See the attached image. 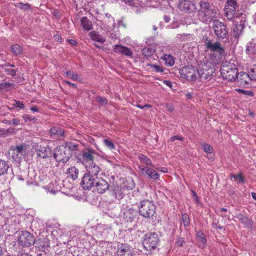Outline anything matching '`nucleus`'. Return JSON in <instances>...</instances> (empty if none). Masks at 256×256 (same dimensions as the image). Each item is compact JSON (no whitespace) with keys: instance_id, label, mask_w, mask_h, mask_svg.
I'll list each match as a JSON object with an SVG mask.
<instances>
[{"instance_id":"obj_56","label":"nucleus","mask_w":256,"mask_h":256,"mask_svg":"<svg viewBox=\"0 0 256 256\" xmlns=\"http://www.w3.org/2000/svg\"><path fill=\"white\" fill-rule=\"evenodd\" d=\"M175 140H179L180 141H183L184 138L182 136H174L170 138L171 141L174 142Z\"/></svg>"},{"instance_id":"obj_64","label":"nucleus","mask_w":256,"mask_h":256,"mask_svg":"<svg viewBox=\"0 0 256 256\" xmlns=\"http://www.w3.org/2000/svg\"><path fill=\"white\" fill-rule=\"evenodd\" d=\"M17 256H32V255L26 253V252H24V253H20L18 254Z\"/></svg>"},{"instance_id":"obj_1","label":"nucleus","mask_w":256,"mask_h":256,"mask_svg":"<svg viewBox=\"0 0 256 256\" xmlns=\"http://www.w3.org/2000/svg\"><path fill=\"white\" fill-rule=\"evenodd\" d=\"M204 39L206 50L211 52L210 54V59L214 64H218L222 56L224 55V48L221 46L220 43L218 42H213L208 37H206Z\"/></svg>"},{"instance_id":"obj_11","label":"nucleus","mask_w":256,"mask_h":256,"mask_svg":"<svg viewBox=\"0 0 256 256\" xmlns=\"http://www.w3.org/2000/svg\"><path fill=\"white\" fill-rule=\"evenodd\" d=\"M98 178L85 174L82 178L80 185L84 190H90L94 187Z\"/></svg>"},{"instance_id":"obj_20","label":"nucleus","mask_w":256,"mask_h":256,"mask_svg":"<svg viewBox=\"0 0 256 256\" xmlns=\"http://www.w3.org/2000/svg\"><path fill=\"white\" fill-rule=\"evenodd\" d=\"M114 51L116 53L122 54L128 56H132V52L128 48L121 44L114 45Z\"/></svg>"},{"instance_id":"obj_33","label":"nucleus","mask_w":256,"mask_h":256,"mask_svg":"<svg viewBox=\"0 0 256 256\" xmlns=\"http://www.w3.org/2000/svg\"><path fill=\"white\" fill-rule=\"evenodd\" d=\"M138 159L140 161V162L147 166H152V167H154V166L152 165V161L150 159H149L148 157L145 156L142 154H140L138 156Z\"/></svg>"},{"instance_id":"obj_16","label":"nucleus","mask_w":256,"mask_h":256,"mask_svg":"<svg viewBox=\"0 0 256 256\" xmlns=\"http://www.w3.org/2000/svg\"><path fill=\"white\" fill-rule=\"evenodd\" d=\"M124 186L121 188L116 184H113L110 189V194L118 200L123 198L125 195Z\"/></svg>"},{"instance_id":"obj_19","label":"nucleus","mask_w":256,"mask_h":256,"mask_svg":"<svg viewBox=\"0 0 256 256\" xmlns=\"http://www.w3.org/2000/svg\"><path fill=\"white\" fill-rule=\"evenodd\" d=\"M118 256H132L130 246L126 244H122L118 246Z\"/></svg>"},{"instance_id":"obj_52","label":"nucleus","mask_w":256,"mask_h":256,"mask_svg":"<svg viewBox=\"0 0 256 256\" xmlns=\"http://www.w3.org/2000/svg\"><path fill=\"white\" fill-rule=\"evenodd\" d=\"M230 177L238 180L240 182L244 183V178L241 174H238V175L232 174Z\"/></svg>"},{"instance_id":"obj_36","label":"nucleus","mask_w":256,"mask_h":256,"mask_svg":"<svg viewBox=\"0 0 256 256\" xmlns=\"http://www.w3.org/2000/svg\"><path fill=\"white\" fill-rule=\"evenodd\" d=\"M246 52L248 54H252L256 52V43L250 42L247 45Z\"/></svg>"},{"instance_id":"obj_4","label":"nucleus","mask_w":256,"mask_h":256,"mask_svg":"<svg viewBox=\"0 0 256 256\" xmlns=\"http://www.w3.org/2000/svg\"><path fill=\"white\" fill-rule=\"evenodd\" d=\"M159 242V237L156 232H148L146 234L142 240L144 248L148 250L155 249L158 244Z\"/></svg>"},{"instance_id":"obj_60","label":"nucleus","mask_w":256,"mask_h":256,"mask_svg":"<svg viewBox=\"0 0 256 256\" xmlns=\"http://www.w3.org/2000/svg\"><path fill=\"white\" fill-rule=\"evenodd\" d=\"M164 84H166V86H168V87L170 88H171L172 87V83L170 81H168V80H164Z\"/></svg>"},{"instance_id":"obj_54","label":"nucleus","mask_w":256,"mask_h":256,"mask_svg":"<svg viewBox=\"0 0 256 256\" xmlns=\"http://www.w3.org/2000/svg\"><path fill=\"white\" fill-rule=\"evenodd\" d=\"M150 66L156 72H164V70L162 68L156 64H151Z\"/></svg>"},{"instance_id":"obj_13","label":"nucleus","mask_w":256,"mask_h":256,"mask_svg":"<svg viewBox=\"0 0 256 256\" xmlns=\"http://www.w3.org/2000/svg\"><path fill=\"white\" fill-rule=\"evenodd\" d=\"M138 168L142 175L147 176L149 178L156 180L159 178V174L152 168L140 166Z\"/></svg>"},{"instance_id":"obj_22","label":"nucleus","mask_w":256,"mask_h":256,"mask_svg":"<svg viewBox=\"0 0 256 256\" xmlns=\"http://www.w3.org/2000/svg\"><path fill=\"white\" fill-rule=\"evenodd\" d=\"M96 154L95 150L92 149H88L86 151L84 152L82 154V158L83 160L86 162H93L94 154Z\"/></svg>"},{"instance_id":"obj_14","label":"nucleus","mask_w":256,"mask_h":256,"mask_svg":"<svg viewBox=\"0 0 256 256\" xmlns=\"http://www.w3.org/2000/svg\"><path fill=\"white\" fill-rule=\"evenodd\" d=\"M244 28V23L234 20L233 22V26L232 28V32L234 36L236 38H238L243 34Z\"/></svg>"},{"instance_id":"obj_50","label":"nucleus","mask_w":256,"mask_h":256,"mask_svg":"<svg viewBox=\"0 0 256 256\" xmlns=\"http://www.w3.org/2000/svg\"><path fill=\"white\" fill-rule=\"evenodd\" d=\"M204 151L208 154H211L212 152V147L208 144L204 143L202 144Z\"/></svg>"},{"instance_id":"obj_25","label":"nucleus","mask_w":256,"mask_h":256,"mask_svg":"<svg viewBox=\"0 0 256 256\" xmlns=\"http://www.w3.org/2000/svg\"><path fill=\"white\" fill-rule=\"evenodd\" d=\"M156 52L154 46L150 45L142 50V54L146 58L151 56Z\"/></svg>"},{"instance_id":"obj_24","label":"nucleus","mask_w":256,"mask_h":256,"mask_svg":"<svg viewBox=\"0 0 256 256\" xmlns=\"http://www.w3.org/2000/svg\"><path fill=\"white\" fill-rule=\"evenodd\" d=\"M38 247L42 252H44L50 247V242L47 238L39 240L37 242Z\"/></svg>"},{"instance_id":"obj_38","label":"nucleus","mask_w":256,"mask_h":256,"mask_svg":"<svg viewBox=\"0 0 256 256\" xmlns=\"http://www.w3.org/2000/svg\"><path fill=\"white\" fill-rule=\"evenodd\" d=\"M163 60L165 61L166 64L169 66H173L175 62L174 57L170 54H165Z\"/></svg>"},{"instance_id":"obj_51","label":"nucleus","mask_w":256,"mask_h":256,"mask_svg":"<svg viewBox=\"0 0 256 256\" xmlns=\"http://www.w3.org/2000/svg\"><path fill=\"white\" fill-rule=\"evenodd\" d=\"M4 71L7 73L8 74H9L11 76H14L16 75V70L10 68H4Z\"/></svg>"},{"instance_id":"obj_3","label":"nucleus","mask_w":256,"mask_h":256,"mask_svg":"<svg viewBox=\"0 0 256 256\" xmlns=\"http://www.w3.org/2000/svg\"><path fill=\"white\" fill-rule=\"evenodd\" d=\"M156 206L152 201L144 200L140 202L138 206V212L140 216L145 218H150L155 213Z\"/></svg>"},{"instance_id":"obj_17","label":"nucleus","mask_w":256,"mask_h":256,"mask_svg":"<svg viewBox=\"0 0 256 256\" xmlns=\"http://www.w3.org/2000/svg\"><path fill=\"white\" fill-rule=\"evenodd\" d=\"M17 223L14 217L7 218L4 220V224L2 225L4 229L7 230L8 232L13 233L16 230Z\"/></svg>"},{"instance_id":"obj_35","label":"nucleus","mask_w":256,"mask_h":256,"mask_svg":"<svg viewBox=\"0 0 256 256\" xmlns=\"http://www.w3.org/2000/svg\"><path fill=\"white\" fill-rule=\"evenodd\" d=\"M10 49L14 55H18L22 54L23 52V48L18 44H12Z\"/></svg>"},{"instance_id":"obj_48","label":"nucleus","mask_w":256,"mask_h":256,"mask_svg":"<svg viewBox=\"0 0 256 256\" xmlns=\"http://www.w3.org/2000/svg\"><path fill=\"white\" fill-rule=\"evenodd\" d=\"M127 184L124 186V188H126L128 190H132L135 187V184L132 180L126 181Z\"/></svg>"},{"instance_id":"obj_8","label":"nucleus","mask_w":256,"mask_h":256,"mask_svg":"<svg viewBox=\"0 0 256 256\" xmlns=\"http://www.w3.org/2000/svg\"><path fill=\"white\" fill-rule=\"evenodd\" d=\"M180 76L188 81H194L197 79L198 71L192 66L182 68L180 70Z\"/></svg>"},{"instance_id":"obj_46","label":"nucleus","mask_w":256,"mask_h":256,"mask_svg":"<svg viewBox=\"0 0 256 256\" xmlns=\"http://www.w3.org/2000/svg\"><path fill=\"white\" fill-rule=\"evenodd\" d=\"M182 221L185 227L188 226L190 224V218L186 214H182Z\"/></svg>"},{"instance_id":"obj_12","label":"nucleus","mask_w":256,"mask_h":256,"mask_svg":"<svg viewBox=\"0 0 256 256\" xmlns=\"http://www.w3.org/2000/svg\"><path fill=\"white\" fill-rule=\"evenodd\" d=\"M36 154L37 158H46L52 156V150L49 146H38L36 148Z\"/></svg>"},{"instance_id":"obj_15","label":"nucleus","mask_w":256,"mask_h":256,"mask_svg":"<svg viewBox=\"0 0 256 256\" xmlns=\"http://www.w3.org/2000/svg\"><path fill=\"white\" fill-rule=\"evenodd\" d=\"M96 192L99 194L104 193L110 188L108 182L102 178H98L94 185Z\"/></svg>"},{"instance_id":"obj_6","label":"nucleus","mask_w":256,"mask_h":256,"mask_svg":"<svg viewBox=\"0 0 256 256\" xmlns=\"http://www.w3.org/2000/svg\"><path fill=\"white\" fill-rule=\"evenodd\" d=\"M53 154L54 159L58 162L62 163H66L71 156V154L67 148L63 146L56 147L54 150Z\"/></svg>"},{"instance_id":"obj_31","label":"nucleus","mask_w":256,"mask_h":256,"mask_svg":"<svg viewBox=\"0 0 256 256\" xmlns=\"http://www.w3.org/2000/svg\"><path fill=\"white\" fill-rule=\"evenodd\" d=\"M90 36L92 40L94 41L103 44L105 42V40L100 35L96 34L94 32H92L90 33Z\"/></svg>"},{"instance_id":"obj_18","label":"nucleus","mask_w":256,"mask_h":256,"mask_svg":"<svg viewBox=\"0 0 256 256\" xmlns=\"http://www.w3.org/2000/svg\"><path fill=\"white\" fill-rule=\"evenodd\" d=\"M86 174L93 176V177H98V174L100 171V168L94 162H90L86 166Z\"/></svg>"},{"instance_id":"obj_26","label":"nucleus","mask_w":256,"mask_h":256,"mask_svg":"<svg viewBox=\"0 0 256 256\" xmlns=\"http://www.w3.org/2000/svg\"><path fill=\"white\" fill-rule=\"evenodd\" d=\"M236 218L246 226H251L252 224V221L248 217L242 215V214H237Z\"/></svg>"},{"instance_id":"obj_62","label":"nucleus","mask_w":256,"mask_h":256,"mask_svg":"<svg viewBox=\"0 0 256 256\" xmlns=\"http://www.w3.org/2000/svg\"><path fill=\"white\" fill-rule=\"evenodd\" d=\"M23 118L26 122H27L28 120H32V118L28 115L23 116Z\"/></svg>"},{"instance_id":"obj_29","label":"nucleus","mask_w":256,"mask_h":256,"mask_svg":"<svg viewBox=\"0 0 256 256\" xmlns=\"http://www.w3.org/2000/svg\"><path fill=\"white\" fill-rule=\"evenodd\" d=\"M124 215L128 221L132 222L136 218V211L132 208H130L124 213Z\"/></svg>"},{"instance_id":"obj_47","label":"nucleus","mask_w":256,"mask_h":256,"mask_svg":"<svg viewBox=\"0 0 256 256\" xmlns=\"http://www.w3.org/2000/svg\"><path fill=\"white\" fill-rule=\"evenodd\" d=\"M96 100L102 106H105L108 104V100L105 98L100 96H96Z\"/></svg>"},{"instance_id":"obj_61","label":"nucleus","mask_w":256,"mask_h":256,"mask_svg":"<svg viewBox=\"0 0 256 256\" xmlns=\"http://www.w3.org/2000/svg\"><path fill=\"white\" fill-rule=\"evenodd\" d=\"M136 106H138V108H139L141 109H143L144 108H150V106L148 105V104H145L144 106H141L140 104H137Z\"/></svg>"},{"instance_id":"obj_49","label":"nucleus","mask_w":256,"mask_h":256,"mask_svg":"<svg viewBox=\"0 0 256 256\" xmlns=\"http://www.w3.org/2000/svg\"><path fill=\"white\" fill-rule=\"evenodd\" d=\"M67 148L68 150L70 152V150H77L78 146L76 144H73L72 143H66V146H64Z\"/></svg>"},{"instance_id":"obj_27","label":"nucleus","mask_w":256,"mask_h":256,"mask_svg":"<svg viewBox=\"0 0 256 256\" xmlns=\"http://www.w3.org/2000/svg\"><path fill=\"white\" fill-rule=\"evenodd\" d=\"M249 78V76L248 74H246L244 72H240L238 73L236 77V80H238V82H240V84H248V82L247 81V80Z\"/></svg>"},{"instance_id":"obj_42","label":"nucleus","mask_w":256,"mask_h":256,"mask_svg":"<svg viewBox=\"0 0 256 256\" xmlns=\"http://www.w3.org/2000/svg\"><path fill=\"white\" fill-rule=\"evenodd\" d=\"M15 6L20 8L21 10L24 11H26L31 8V6L30 4L22 2L18 3L15 4Z\"/></svg>"},{"instance_id":"obj_44","label":"nucleus","mask_w":256,"mask_h":256,"mask_svg":"<svg viewBox=\"0 0 256 256\" xmlns=\"http://www.w3.org/2000/svg\"><path fill=\"white\" fill-rule=\"evenodd\" d=\"M249 78L251 80H256V65L250 69L248 72Z\"/></svg>"},{"instance_id":"obj_40","label":"nucleus","mask_w":256,"mask_h":256,"mask_svg":"<svg viewBox=\"0 0 256 256\" xmlns=\"http://www.w3.org/2000/svg\"><path fill=\"white\" fill-rule=\"evenodd\" d=\"M196 238L199 242L204 246L206 244V240L205 238V236L201 231H198L196 234Z\"/></svg>"},{"instance_id":"obj_2","label":"nucleus","mask_w":256,"mask_h":256,"mask_svg":"<svg viewBox=\"0 0 256 256\" xmlns=\"http://www.w3.org/2000/svg\"><path fill=\"white\" fill-rule=\"evenodd\" d=\"M238 71L236 64L228 62H224L220 68V74L223 78L230 82L236 80Z\"/></svg>"},{"instance_id":"obj_53","label":"nucleus","mask_w":256,"mask_h":256,"mask_svg":"<svg viewBox=\"0 0 256 256\" xmlns=\"http://www.w3.org/2000/svg\"><path fill=\"white\" fill-rule=\"evenodd\" d=\"M176 244L180 246H182L185 243L184 238L181 237H178L176 240Z\"/></svg>"},{"instance_id":"obj_10","label":"nucleus","mask_w":256,"mask_h":256,"mask_svg":"<svg viewBox=\"0 0 256 256\" xmlns=\"http://www.w3.org/2000/svg\"><path fill=\"white\" fill-rule=\"evenodd\" d=\"M200 6V10L206 16H208L210 18H216L217 13V10L212 8L210 4L206 0H201L199 2Z\"/></svg>"},{"instance_id":"obj_30","label":"nucleus","mask_w":256,"mask_h":256,"mask_svg":"<svg viewBox=\"0 0 256 256\" xmlns=\"http://www.w3.org/2000/svg\"><path fill=\"white\" fill-rule=\"evenodd\" d=\"M10 166L8 162L0 159V176L6 174Z\"/></svg>"},{"instance_id":"obj_37","label":"nucleus","mask_w":256,"mask_h":256,"mask_svg":"<svg viewBox=\"0 0 256 256\" xmlns=\"http://www.w3.org/2000/svg\"><path fill=\"white\" fill-rule=\"evenodd\" d=\"M26 145L25 144H23L16 146L12 148V151H16L17 154H22L26 151Z\"/></svg>"},{"instance_id":"obj_41","label":"nucleus","mask_w":256,"mask_h":256,"mask_svg":"<svg viewBox=\"0 0 256 256\" xmlns=\"http://www.w3.org/2000/svg\"><path fill=\"white\" fill-rule=\"evenodd\" d=\"M64 72L68 77L72 78L73 80H76L78 78V76L76 74L68 70L67 68L64 70Z\"/></svg>"},{"instance_id":"obj_21","label":"nucleus","mask_w":256,"mask_h":256,"mask_svg":"<svg viewBox=\"0 0 256 256\" xmlns=\"http://www.w3.org/2000/svg\"><path fill=\"white\" fill-rule=\"evenodd\" d=\"M50 136L54 138H60L64 136V131L60 128L54 126L50 130Z\"/></svg>"},{"instance_id":"obj_32","label":"nucleus","mask_w":256,"mask_h":256,"mask_svg":"<svg viewBox=\"0 0 256 256\" xmlns=\"http://www.w3.org/2000/svg\"><path fill=\"white\" fill-rule=\"evenodd\" d=\"M78 170L75 166H72L68 169V174L70 178L76 180L78 177Z\"/></svg>"},{"instance_id":"obj_7","label":"nucleus","mask_w":256,"mask_h":256,"mask_svg":"<svg viewBox=\"0 0 256 256\" xmlns=\"http://www.w3.org/2000/svg\"><path fill=\"white\" fill-rule=\"evenodd\" d=\"M18 242L23 247L28 248L34 244L35 239L32 234L28 231L23 230L18 233Z\"/></svg>"},{"instance_id":"obj_28","label":"nucleus","mask_w":256,"mask_h":256,"mask_svg":"<svg viewBox=\"0 0 256 256\" xmlns=\"http://www.w3.org/2000/svg\"><path fill=\"white\" fill-rule=\"evenodd\" d=\"M81 24L83 28L86 30H91L93 28L92 22L86 16L81 18Z\"/></svg>"},{"instance_id":"obj_5","label":"nucleus","mask_w":256,"mask_h":256,"mask_svg":"<svg viewBox=\"0 0 256 256\" xmlns=\"http://www.w3.org/2000/svg\"><path fill=\"white\" fill-rule=\"evenodd\" d=\"M212 28L215 36L218 39L224 40L227 38L228 30L226 26L220 20H214Z\"/></svg>"},{"instance_id":"obj_59","label":"nucleus","mask_w":256,"mask_h":256,"mask_svg":"<svg viewBox=\"0 0 256 256\" xmlns=\"http://www.w3.org/2000/svg\"><path fill=\"white\" fill-rule=\"evenodd\" d=\"M12 122L14 125H18L20 124V120L18 118H13Z\"/></svg>"},{"instance_id":"obj_57","label":"nucleus","mask_w":256,"mask_h":256,"mask_svg":"<svg viewBox=\"0 0 256 256\" xmlns=\"http://www.w3.org/2000/svg\"><path fill=\"white\" fill-rule=\"evenodd\" d=\"M12 85L10 83L4 82L0 84V88L2 89L4 88H8Z\"/></svg>"},{"instance_id":"obj_43","label":"nucleus","mask_w":256,"mask_h":256,"mask_svg":"<svg viewBox=\"0 0 256 256\" xmlns=\"http://www.w3.org/2000/svg\"><path fill=\"white\" fill-rule=\"evenodd\" d=\"M13 101L14 103L12 104V108H10V109H14L15 108H18L22 110L24 108V104L23 102L15 100H14Z\"/></svg>"},{"instance_id":"obj_39","label":"nucleus","mask_w":256,"mask_h":256,"mask_svg":"<svg viewBox=\"0 0 256 256\" xmlns=\"http://www.w3.org/2000/svg\"><path fill=\"white\" fill-rule=\"evenodd\" d=\"M192 4L191 2L188 0H182L180 1L178 6L180 8H183L184 9L189 10H190V6Z\"/></svg>"},{"instance_id":"obj_55","label":"nucleus","mask_w":256,"mask_h":256,"mask_svg":"<svg viewBox=\"0 0 256 256\" xmlns=\"http://www.w3.org/2000/svg\"><path fill=\"white\" fill-rule=\"evenodd\" d=\"M239 90L242 94H246L248 96H252L254 95V92L250 90Z\"/></svg>"},{"instance_id":"obj_23","label":"nucleus","mask_w":256,"mask_h":256,"mask_svg":"<svg viewBox=\"0 0 256 256\" xmlns=\"http://www.w3.org/2000/svg\"><path fill=\"white\" fill-rule=\"evenodd\" d=\"M198 74L197 78H200L201 82H206L211 80L212 78V74L208 70H198Z\"/></svg>"},{"instance_id":"obj_34","label":"nucleus","mask_w":256,"mask_h":256,"mask_svg":"<svg viewBox=\"0 0 256 256\" xmlns=\"http://www.w3.org/2000/svg\"><path fill=\"white\" fill-rule=\"evenodd\" d=\"M233 20L234 21V20H239V22H243L244 23L246 20V14L242 12H236Z\"/></svg>"},{"instance_id":"obj_58","label":"nucleus","mask_w":256,"mask_h":256,"mask_svg":"<svg viewBox=\"0 0 256 256\" xmlns=\"http://www.w3.org/2000/svg\"><path fill=\"white\" fill-rule=\"evenodd\" d=\"M191 192L192 194L193 197L194 198V200L196 202V203H198L199 202V198H198V197L197 194H196V192L193 190H192Z\"/></svg>"},{"instance_id":"obj_9","label":"nucleus","mask_w":256,"mask_h":256,"mask_svg":"<svg viewBox=\"0 0 256 256\" xmlns=\"http://www.w3.org/2000/svg\"><path fill=\"white\" fill-rule=\"evenodd\" d=\"M238 7V2L235 0H227L226 2L224 12V16L229 20H233L236 8Z\"/></svg>"},{"instance_id":"obj_45","label":"nucleus","mask_w":256,"mask_h":256,"mask_svg":"<svg viewBox=\"0 0 256 256\" xmlns=\"http://www.w3.org/2000/svg\"><path fill=\"white\" fill-rule=\"evenodd\" d=\"M104 144L110 150L116 148V146L113 142L109 139H104Z\"/></svg>"},{"instance_id":"obj_63","label":"nucleus","mask_w":256,"mask_h":256,"mask_svg":"<svg viewBox=\"0 0 256 256\" xmlns=\"http://www.w3.org/2000/svg\"><path fill=\"white\" fill-rule=\"evenodd\" d=\"M30 110L32 111V112H38V108L37 106H32L30 108Z\"/></svg>"}]
</instances>
